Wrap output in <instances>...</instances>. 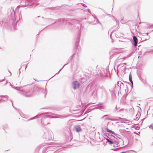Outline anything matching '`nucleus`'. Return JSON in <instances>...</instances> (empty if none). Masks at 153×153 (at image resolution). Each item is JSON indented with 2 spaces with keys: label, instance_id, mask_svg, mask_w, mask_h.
Masks as SVG:
<instances>
[{
  "label": "nucleus",
  "instance_id": "f257e3e1",
  "mask_svg": "<svg viewBox=\"0 0 153 153\" xmlns=\"http://www.w3.org/2000/svg\"><path fill=\"white\" fill-rule=\"evenodd\" d=\"M48 117L52 118H60L59 117V115L55 114H52L51 112H48L45 113H42L41 114L37 115L34 117L31 118L28 120L27 121H29L37 118H41V122L43 124L45 125H46L49 123V119L47 118Z\"/></svg>",
  "mask_w": 153,
  "mask_h": 153
},
{
  "label": "nucleus",
  "instance_id": "f03ea898",
  "mask_svg": "<svg viewBox=\"0 0 153 153\" xmlns=\"http://www.w3.org/2000/svg\"><path fill=\"white\" fill-rule=\"evenodd\" d=\"M19 91V93L26 97H30L34 94L33 90L29 87H18L16 89Z\"/></svg>",
  "mask_w": 153,
  "mask_h": 153
},
{
  "label": "nucleus",
  "instance_id": "7ed1b4c3",
  "mask_svg": "<svg viewBox=\"0 0 153 153\" xmlns=\"http://www.w3.org/2000/svg\"><path fill=\"white\" fill-rule=\"evenodd\" d=\"M62 21L64 22H65L66 24H71V25H74L75 27L78 28V30H79L81 27V25L79 22L78 20H71L69 19H63Z\"/></svg>",
  "mask_w": 153,
  "mask_h": 153
},
{
  "label": "nucleus",
  "instance_id": "20e7f679",
  "mask_svg": "<svg viewBox=\"0 0 153 153\" xmlns=\"http://www.w3.org/2000/svg\"><path fill=\"white\" fill-rule=\"evenodd\" d=\"M7 14L11 19H15V12L13 8L11 7L9 8L7 11Z\"/></svg>",
  "mask_w": 153,
  "mask_h": 153
},
{
  "label": "nucleus",
  "instance_id": "39448f33",
  "mask_svg": "<svg viewBox=\"0 0 153 153\" xmlns=\"http://www.w3.org/2000/svg\"><path fill=\"white\" fill-rule=\"evenodd\" d=\"M100 70V71H98L99 72L98 75L100 76V77L103 76H106L108 75V71L107 69L103 70L101 68Z\"/></svg>",
  "mask_w": 153,
  "mask_h": 153
},
{
  "label": "nucleus",
  "instance_id": "423d86ee",
  "mask_svg": "<svg viewBox=\"0 0 153 153\" xmlns=\"http://www.w3.org/2000/svg\"><path fill=\"white\" fill-rule=\"evenodd\" d=\"M44 136H45L46 139L48 140H51L52 139V133L51 131L45 132Z\"/></svg>",
  "mask_w": 153,
  "mask_h": 153
},
{
  "label": "nucleus",
  "instance_id": "0eeeda50",
  "mask_svg": "<svg viewBox=\"0 0 153 153\" xmlns=\"http://www.w3.org/2000/svg\"><path fill=\"white\" fill-rule=\"evenodd\" d=\"M72 85L73 89H76L79 87V83L78 81H75L73 82Z\"/></svg>",
  "mask_w": 153,
  "mask_h": 153
},
{
  "label": "nucleus",
  "instance_id": "6e6552de",
  "mask_svg": "<svg viewBox=\"0 0 153 153\" xmlns=\"http://www.w3.org/2000/svg\"><path fill=\"white\" fill-rule=\"evenodd\" d=\"M26 1H24L22 0L21 2V5L22 6H26L28 4H27V2H30L32 1V0H26Z\"/></svg>",
  "mask_w": 153,
  "mask_h": 153
},
{
  "label": "nucleus",
  "instance_id": "1a4fd4ad",
  "mask_svg": "<svg viewBox=\"0 0 153 153\" xmlns=\"http://www.w3.org/2000/svg\"><path fill=\"white\" fill-rule=\"evenodd\" d=\"M74 131L78 132L81 131H82V129L80 125H76L74 127Z\"/></svg>",
  "mask_w": 153,
  "mask_h": 153
},
{
  "label": "nucleus",
  "instance_id": "9d476101",
  "mask_svg": "<svg viewBox=\"0 0 153 153\" xmlns=\"http://www.w3.org/2000/svg\"><path fill=\"white\" fill-rule=\"evenodd\" d=\"M9 98L8 96L7 95L0 96V100L1 101H5Z\"/></svg>",
  "mask_w": 153,
  "mask_h": 153
},
{
  "label": "nucleus",
  "instance_id": "9b49d317",
  "mask_svg": "<svg viewBox=\"0 0 153 153\" xmlns=\"http://www.w3.org/2000/svg\"><path fill=\"white\" fill-rule=\"evenodd\" d=\"M133 39L134 42V45L135 46H136L137 43V39L136 36H133Z\"/></svg>",
  "mask_w": 153,
  "mask_h": 153
},
{
  "label": "nucleus",
  "instance_id": "f8f14e48",
  "mask_svg": "<svg viewBox=\"0 0 153 153\" xmlns=\"http://www.w3.org/2000/svg\"><path fill=\"white\" fill-rule=\"evenodd\" d=\"M106 140L110 144H112L116 143V145H117L119 144V143L117 141H116V142H115V141H112L108 139H106Z\"/></svg>",
  "mask_w": 153,
  "mask_h": 153
},
{
  "label": "nucleus",
  "instance_id": "ddd939ff",
  "mask_svg": "<svg viewBox=\"0 0 153 153\" xmlns=\"http://www.w3.org/2000/svg\"><path fill=\"white\" fill-rule=\"evenodd\" d=\"M71 57V58L74 59V60L75 59V58L77 59L78 58V55L77 53H74Z\"/></svg>",
  "mask_w": 153,
  "mask_h": 153
},
{
  "label": "nucleus",
  "instance_id": "4468645a",
  "mask_svg": "<svg viewBox=\"0 0 153 153\" xmlns=\"http://www.w3.org/2000/svg\"><path fill=\"white\" fill-rule=\"evenodd\" d=\"M117 85L120 87V88L121 87H123L124 86V84L121 82V81H118L117 83Z\"/></svg>",
  "mask_w": 153,
  "mask_h": 153
},
{
  "label": "nucleus",
  "instance_id": "2eb2a0df",
  "mask_svg": "<svg viewBox=\"0 0 153 153\" xmlns=\"http://www.w3.org/2000/svg\"><path fill=\"white\" fill-rule=\"evenodd\" d=\"M105 130L106 131L108 132L111 133V134H113L115 135V133L114 132L112 131L111 130L109 129L108 128H105Z\"/></svg>",
  "mask_w": 153,
  "mask_h": 153
},
{
  "label": "nucleus",
  "instance_id": "dca6fc26",
  "mask_svg": "<svg viewBox=\"0 0 153 153\" xmlns=\"http://www.w3.org/2000/svg\"><path fill=\"white\" fill-rule=\"evenodd\" d=\"M129 81L132 84V85L133 86V81L132 80L131 75V74H130L129 75Z\"/></svg>",
  "mask_w": 153,
  "mask_h": 153
},
{
  "label": "nucleus",
  "instance_id": "f3484780",
  "mask_svg": "<svg viewBox=\"0 0 153 153\" xmlns=\"http://www.w3.org/2000/svg\"><path fill=\"white\" fill-rule=\"evenodd\" d=\"M99 108L101 111H105V107L103 105H100L99 106Z\"/></svg>",
  "mask_w": 153,
  "mask_h": 153
},
{
  "label": "nucleus",
  "instance_id": "a211bd4d",
  "mask_svg": "<svg viewBox=\"0 0 153 153\" xmlns=\"http://www.w3.org/2000/svg\"><path fill=\"white\" fill-rule=\"evenodd\" d=\"M108 116L107 115H105L104 116H102L101 118L102 119H104V118H105V120H106V119H108V118H107V117Z\"/></svg>",
  "mask_w": 153,
  "mask_h": 153
},
{
  "label": "nucleus",
  "instance_id": "6ab92c4d",
  "mask_svg": "<svg viewBox=\"0 0 153 153\" xmlns=\"http://www.w3.org/2000/svg\"><path fill=\"white\" fill-rule=\"evenodd\" d=\"M149 128L153 130V125H151L149 126Z\"/></svg>",
  "mask_w": 153,
  "mask_h": 153
},
{
  "label": "nucleus",
  "instance_id": "aec40b11",
  "mask_svg": "<svg viewBox=\"0 0 153 153\" xmlns=\"http://www.w3.org/2000/svg\"><path fill=\"white\" fill-rule=\"evenodd\" d=\"M67 64H65V65L63 67V68H62L61 69H60V70H59V72H58L56 74H59V72L61 71V70L62 69V68H63L64 67V66H65V65H66Z\"/></svg>",
  "mask_w": 153,
  "mask_h": 153
},
{
  "label": "nucleus",
  "instance_id": "412c9836",
  "mask_svg": "<svg viewBox=\"0 0 153 153\" xmlns=\"http://www.w3.org/2000/svg\"><path fill=\"white\" fill-rule=\"evenodd\" d=\"M94 19V20L95 21V20H96V22H97V18H95V17H92Z\"/></svg>",
  "mask_w": 153,
  "mask_h": 153
},
{
  "label": "nucleus",
  "instance_id": "4be33fe9",
  "mask_svg": "<svg viewBox=\"0 0 153 153\" xmlns=\"http://www.w3.org/2000/svg\"><path fill=\"white\" fill-rule=\"evenodd\" d=\"M19 20H20V19H21L20 17H21V16L19 14Z\"/></svg>",
  "mask_w": 153,
  "mask_h": 153
},
{
  "label": "nucleus",
  "instance_id": "5701e85b",
  "mask_svg": "<svg viewBox=\"0 0 153 153\" xmlns=\"http://www.w3.org/2000/svg\"><path fill=\"white\" fill-rule=\"evenodd\" d=\"M149 39V37L148 36L146 39L145 40H147Z\"/></svg>",
  "mask_w": 153,
  "mask_h": 153
},
{
  "label": "nucleus",
  "instance_id": "b1692460",
  "mask_svg": "<svg viewBox=\"0 0 153 153\" xmlns=\"http://www.w3.org/2000/svg\"><path fill=\"white\" fill-rule=\"evenodd\" d=\"M44 94H45V96H46V95L47 94V92H46V91H45V92H44Z\"/></svg>",
  "mask_w": 153,
  "mask_h": 153
},
{
  "label": "nucleus",
  "instance_id": "393cba45",
  "mask_svg": "<svg viewBox=\"0 0 153 153\" xmlns=\"http://www.w3.org/2000/svg\"><path fill=\"white\" fill-rule=\"evenodd\" d=\"M153 51V50H150V51H147V52H150V51Z\"/></svg>",
  "mask_w": 153,
  "mask_h": 153
},
{
  "label": "nucleus",
  "instance_id": "a878e982",
  "mask_svg": "<svg viewBox=\"0 0 153 153\" xmlns=\"http://www.w3.org/2000/svg\"><path fill=\"white\" fill-rule=\"evenodd\" d=\"M82 4V6H85V4Z\"/></svg>",
  "mask_w": 153,
  "mask_h": 153
},
{
  "label": "nucleus",
  "instance_id": "bb28decb",
  "mask_svg": "<svg viewBox=\"0 0 153 153\" xmlns=\"http://www.w3.org/2000/svg\"><path fill=\"white\" fill-rule=\"evenodd\" d=\"M26 116L25 115H24V114L23 115V116L24 117H25Z\"/></svg>",
  "mask_w": 153,
  "mask_h": 153
},
{
  "label": "nucleus",
  "instance_id": "cd10ccee",
  "mask_svg": "<svg viewBox=\"0 0 153 153\" xmlns=\"http://www.w3.org/2000/svg\"><path fill=\"white\" fill-rule=\"evenodd\" d=\"M114 120V121H117V120H119L118 119H116Z\"/></svg>",
  "mask_w": 153,
  "mask_h": 153
},
{
  "label": "nucleus",
  "instance_id": "c85d7f7f",
  "mask_svg": "<svg viewBox=\"0 0 153 153\" xmlns=\"http://www.w3.org/2000/svg\"><path fill=\"white\" fill-rule=\"evenodd\" d=\"M25 69H26V68H27V65H25Z\"/></svg>",
  "mask_w": 153,
  "mask_h": 153
},
{
  "label": "nucleus",
  "instance_id": "c756f323",
  "mask_svg": "<svg viewBox=\"0 0 153 153\" xmlns=\"http://www.w3.org/2000/svg\"><path fill=\"white\" fill-rule=\"evenodd\" d=\"M58 21H59V22L60 21H61V19H59Z\"/></svg>",
  "mask_w": 153,
  "mask_h": 153
},
{
  "label": "nucleus",
  "instance_id": "7c9ffc66",
  "mask_svg": "<svg viewBox=\"0 0 153 153\" xmlns=\"http://www.w3.org/2000/svg\"><path fill=\"white\" fill-rule=\"evenodd\" d=\"M10 102H11V103H12V105H13V103H12V101L11 100H10Z\"/></svg>",
  "mask_w": 153,
  "mask_h": 153
},
{
  "label": "nucleus",
  "instance_id": "2f4dec72",
  "mask_svg": "<svg viewBox=\"0 0 153 153\" xmlns=\"http://www.w3.org/2000/svg\"><path fill=\"white\" fill-rule=\"evenodd\" d=\"M110 36L111 38V34H110Z\"/></svg>",
  "mask_w": 153,
  "mask_h": 153
},
{
  "label": "nucleus",
  "instance_id": "473e14b6",
  "mask_svg": "<svg viewBox=\"0 0 153 153\" xmlns=\"http://www.w3.org/2000/svg\"><path fill=\"white\" fill-rule=\"evenodd\" d=\"M9 73H10V75H11V73H10V72H9Z\"/></svg>",
  "mask_w": 153,
  "mask_h": 153
},
{
  "label": "nucleus",
  "instance_id": "72a5a7b5",
  "mask_svg": "<svg viewBox=\"0 0 153 153\" xmlns=\"http://www.w3.org/2000/svg\"><path fill=\"white\" fill-rule=\"evenodd\" d=\"M78 43H79V42L78 41V42H77V44H78Z\"/></svg>",
  "mask_w": 153,
  "mask_h": 153
},
{
  "label": "nucleus",
  "instance_id": "f704fd0d",
  "mask_svg": "<svg viewBox=\"0 0 153 153\" xmlns=\"http://www.w3.org/2000/svg\"><path fill=\"white\" fill-rule=\"evenodd\" d=\"M110 54H111V55H112V54H111V53H110Z\"/></svg>",
  "mask_w": 153,
  "mask_h": 153
},
{
  "label": "nucleus",
  "instance_id": "c9c22d12",
  "mask_svg": "<svg viewBox=\"0 0 153 153\" xmlns=\"http://www.w3.org/2000/svg\"><path fill=\"white\" fill-rule=\"evenodd\" d=\"M116 22H117V21H116Z\"/></svg>",
  "mask_w": 153,
  "mask_h": 153
},
{
  "label": "nucleus",
  "instance_id": "e433bc0d",
  "mask_svg": "<svg viewBox=\"0 0 153 153\" xmlns=\"http://www.w3.org/2000/svg\"><path fill=\"white\" fill-rule=\"evenodd\" d=\"M130 124V123H129L128 124H128Z\"/></svg>",
  "mask_w": 153,
  "mask_h": 153
},
{
  "label": "nucleus",
  "instance_id": "4c0bfd02",
  "mask_svg": "<svg viewBox=\"0 0 153 153\" xmlns=\"http://www.w3.org/2000/svg\"><path fill=\"white\" fill-rule=\"evenodd\" d=\"M124 64H125V65H126V63H124Z\"/></svg>",
  "mask_w": 153,
  "mask_h": 153
},
{
  "label": "nucleus",
  "instance_id": "58836bf2",
  "mask_svg": "<svg viewBox=\"0 0 153 153\" xmlns=\"http://www.w3.org/2000/svg\"><path fill=\"white\" fill-rule=\"evenodd\" d=\"M0 101H1V100H0Z\"/></svg>",
  "mask_w": 153,
  "mask_h": 153
}]
</instances>
